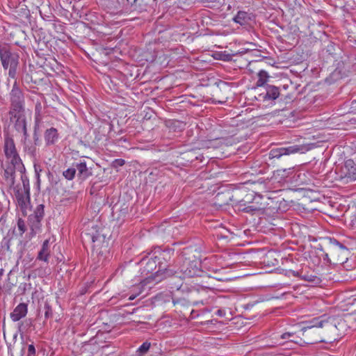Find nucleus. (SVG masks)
Listing matches in <instances>:
<instances>
[{
	"mask_svg": "<svg viewBox=\"0 0 356 356\" xmlns=\"http://www.w3.org/2000/svg\"><path fill=\"white\" fill-rule=\"evenodd\" d=\"M154 259L158 261V270L155 272V278L157 282L163 279L175 275L177 272L169 269L172 257L175 254V250L171 248H166L163 250L160 248L155 250L152 253Z\"/></svg>",
	"mask_w": 356,
	"mask_h": 356,
	"instance_id": "f257e3e1",
	"label": "nucleus"
},
{
	"mask_svg": "<svg viewBox=\"0 0 356 356\" xmlns=\"http://www.w3.org/2000/svg\"><path fill=\"white\" fill-rule=\"evenodd\" d=\"M22 92L15 81L10 92V110L9 111L10 123L15 129L22 131Z\"/></svg>",
	"mask_w": 356,
	"mask_h": 356,
	"instance_id": "f03ea898",
	"label": "nucleus"
},
{
	"mask_svg": "<svg viewBox=\"0 0 356 356\" xmlns=\"http://www.w3.org/2000/svg\"><path fill=\"white\" fill-rule=\"evenodd\" d=\"M192 252V248H186L178 257L179 261H182L179 268L184 277H200L203 273L200 269V264L189 257Z\"/></svg>",
	"mask_w": 356,
	"mask_h": 356,
	"instance_id": "7ed1b4c3",
	"label": "nucleus"
},
{
	"mask_svg": "<svg viewBox=\"0 0 356 356\" xmlns=\"http://www.w3.org/2000/svg\"><path fill=\"white\" fill-rule=\"evenodd\" d=\"M324 246L330 253L333 264H343L348 259V248L334 238H325Z\"/></svg>",
	"mask_w": 356,
	"mask_h": 356,
	"instance_id": "20e7f679",
	"label": "nucleus"
},
{
	"mask_svg": "<svg viewBox=\"0 0 356 356\" xmlns=\"http://www.w3.org/2000/svg\"><path fill=\"white\" fill-rule=\"evenodd\" d=\"M4 151L6 157L10 160L13 167L14 174L19 173L20 179H22V163L19 155L16 151L13 140L7 139L5 142Z\"/></svg>",
	"mask_w": 356,
	"mask_h": 356,
	"instance_id": "39448f33",
	"label": "nucleus"
},
{
	"mask_svg": "<svg viewBox=\"0 0 356 356\" xmlns=\"http://www.w3.org/2000/svg\"><path fill=\"white\" fill-rule=\"evenodd\" d=\"M24 26H26V29L24 30V34H25L26 38H24L26 41H27L26 46L24 45V47L30 48L29 45L34 49H42V47L45 45L44 41H41L40 31L35 30V27L33 31L30 29V24H28L26 21L24 20Z\"/></svg>",
	"mask_w": 356,
	"mask_h": 356,
	"instance_id": "423d86ee",
	"label": "nucleus"
},
{
	"mask_svg": "<svg viewBox=\"0 0 356 356\" xmlns=\"http://www.w3.org/2000/svg\"><path fill=\"white\" fill-rule=\"evenodd\" d=\"M308 148L305 145H288L286 147H280L273 148L269 152L270 159H280L282 156L290 155L296 153H304L307 151Z\"/></svg>",
	"mask_w": 356,
	"mask_h": 356,
	"instance_id": "0eeeda50",
	"label": "nucleus"
},
{
	"mask_svg": "<svg viewBox=\"0 0 356 356\" xmlns=\"http://www.w3.org/2000/svg\"><path fill=\"white\" fill-rule=\"evenodd\" d=\"M259 90L256 97L258 101H274L280 95V88L273 85L264 86V88H260Z\"/></svg>",
	"mask_w": 356,
	"mask_h": 356,
	"instance_id": "6e6552de",
	"label": "nucleus"
},
{
	"mask_svg": "<svg viewBox=\"0 0 356 356\" xmlns=\"http://www.w3.org/2000/svg\"><path fill=\"white\" fill-rule=\"evenodd\" d=\"M140 262L142 264H145L143 267V273L150 274V275L142 283L145 284L146 282H150V281H154L157 283L158 282L155 278V272L158 270V261L156 259H154V255L152 254L149 259H143Z\"/></svg>",
	"mask_w": 356,
	"mask_h": 356,
	"instance_id": "1a4fd4ad",
	"label": "nucleus"
},
{
	"mask_svg": "<svg viewBox=\"0 0 356 356\" xmlns=\"http://www.w3.org/2000/svg\"><path fill=\"white\" fill-rule=\"evenodd\" d=\"M302 338H300V341L291 340L298 345L302 346L303 343L312 344L318 342H321L323 340L315 332L314 329L307 328V326H303L301 328Z\"/></svg>",
	"mask_w": 356,
	"mask_h": 356,
	"instance_id": "9d476101",
	"label": "nucleus"
},
{
	"mask_svg": "<svg viewBox=\"0 0 356 356\" xmlns=\"http://www.w3.org/2000/svg\"><path fill=\"white\" fill-rule=\"evenodd\" d=\"M40 104H38L35 106V126H34V134H33V140H34V145H31L29 147H26L25 151L30 154L31 156L34 157L36 154V145L39 142V136L37 133L39 129L40 123L41 121L40 116Z\"/></svg>",
	"mask_w": 356,
	"mask_h": 356,
	"instance_id": "9b49d317",
	"label": "nucleus"
},
{
	"mask_svg": "<svg viewBox=\"0 0 356 356\" xmlns=\"http://www.w3.org/2000/svg\"><path fill=\"white\" fill-rule=\"evenodd\" d=\"M24 7H25L24 8V16H25L29 24H30V29L33 31V28L37 26L35 18L33 15L36 14L38 6L30 3V1H27V0H24Z\"/></svg>",
	"mask_w": 356,
	"mask_h": 356,
	"instance_id": "f8f14e48",
	"label": "nucleus"
},
{
	"mask_svg": "<svg viewBox=\"0 0 356 356\" xmlns=\"http://www.w3.org/2000/svg\"><path fill=\"white\" fill-rule=\"evenodd\" d=\"M262 199L263 197L261 195L254 196L252 199L250 205L243 207L241 211L252 214H254L257 212L263 211L265 209V204L260 202L262 200Z\"/></svg>",
	"mask_w": 356,
	"mask_h": 356,
	"instance_id": "ddd939ff",
	"label": "nucleus"
},
{
	"mask_svg": "<svg viewBox=\"0 0 356 356\" xmlns=\"http://www.w3.org/2000/svg\"><path fill=\"white\" fill-rule=\"evenodd\" d=\"M231 193L230 191L227 192L228 200L225 201L224 204H228L229 202H233V204H235V206H238V209L241 211L243 207L250 205L252 199L255 196L252 192L246 194L244 198L238 200L235 198L233 195H231Z\"/></svg>",
	"mask_w": 356,
	"mask_h": 356,
	"instance_id": "4468645a",
	"label": "nucleus"
},
{
	"mask_svg": "<svg viewBox=\"0 0 356 356\" xmlns=\"http://www.w3.org/2000/svg\"><path fill=\"white\" fill-rule=\"evenodd\" d=\"M73 166L76 167L77 177L81 181H84L89 177L92 175V168L87 166L86 161H80L79 163H73Z\"/></svg>",
	"mask_w": 356,
	"mask_h": 356,
	"instance_id": "2eb2a0df",
	"label": "nucleus"
},
{
	"mask_svg": "<svg viewBox=\"0 0 356 356\" xmlns=\"http://www.w3.org/2000/svg\"><path fill=\"white\" fill-rule=\"evenodd\" d=\"M344 177L350 180H356V164L352 159L345 161L344 165L341 168Z\"/></svg>",
	"mask_w": 356,
	"mask_h": 356,
	"instance_id": "dca6fc26",
	"label": "nucleus"
},
{
	"mask_svg": "<svg viewBox=\"0 0 356 356\" xmlns=\"http://www.w3.org/2000/svg\"><path fill=\"white\" fill-rule=\"evenodd\" d=\"M44 216V205L39 204L37 206L35 210L34 211L33 214H31L29 217V220L30 222L31 226L33 228V227H37L40 224L41 220L42 219Z\"/></svg>",
	"mask_w": 356,
	"mask_h": 356,
	"instance_id": "f3484780",
	"label": "nucleus"
},
{
	"mask_svg": "<svg viewBox=\"0 0 356 356\" xmlns=\"http://www.w3.org/2000/svg\"><path fill=\"white\" fill-rule=\"evenodd\" d=\"M329 322L327 318H325V316H319L316 318H312L311 321L305 323V326H307V328L315 329L323 327L325 326H328Z\"/></svg>",
	"mask_w": 356,
	"mask_h": 356,
	"instance_id": "a211bd4d",
	"label": "nucleus"
},
{
	"mask_svg": "<svg viewBox=\"0 0 356 356\" xmlns=\"http://www.w3.org/2000/svg\"><path fill=\"white\" fill-rule=\"evenodd\" d=\"M19 58V56L17 54L14 53L8 60V67H10L8 74L9 76L13 79H15L17 75Z\"/></svg>",
	"mask_w": 356,
	"mask_h": 356,
	"instance_id": "6ab92c4d",
	"label": "nucleus"
},
{
	"mask_svg": "<svg viewBox=\"0 0 356 356\" xmlns=\"http://www.w3.org/2000/svg\"><path fill=\"white\" fill-rule=\"evenodd\" d=\"M44 137L47 145H54L58 138V130L54 127L47 129L44 132Z\"/></svg>",
	"mask_w": 356,
	"mask_h": 356,
	"instance_id": "aec40b11",
	"label": "nucleus"
},
{
	"mask_svg": "<svg viewBox=\"0 0 356 356\" xmlns=\"http://www.w3.org/2000/svg\"><path fill=\"white\" fill-rule=\"evenodd\" d=\"M13 54V53L10 51L8 47L6 45H0V58L3 67L5 69L8 67V60Z\"/></svg>",
	"mask_w": 356,
	"mask_h": 356,
	"instance_id": "412c9836",
	"label": "nucleus"
},
{
	"mask_svg": "<svg viewBox=\"0 0 356 356\" xmlns=\"http://www.w3.org/2000/svg\"><path fill=\"white\" fill-rule=\"evenodd\" d=\"M17 227L19 230V235L15 233V229L13 231V234L10 237L8 241L9 244H15L18 245L21 244L22 241L21 240V236L22 235V219L19 218L17 221Z\"/></svg>",
	"mask_w": 356,
	"mask_h": 356,
	"instance_id": "4be33fe9",
	"label": "nucleus"
},
{
	"mask_svg": "<svg viewBox=\"0 0 356 356\" xmlns=\"http://www.w3.org/2000/svg\"><path fill=\"white\" fill-rule=\"evenodd\" d=\"M251 19L250 14L245 11H238L234 17V21L241 25L248 24Z\"/></svg>",
	"mask_w": 356,
	"mask_h": 356,
	"instance_id": "5701e85b",
	"label": "nucleus"
},
{
	"mask_svg": "<svg viewBox=\"0 0 356 356\" xmlns=\"http://www.w3.org/2000/svg\"><path fill=\"white\" fill-rule=\"evenodd\" d=\"M49 255V241L45 240L43 242L41 250L38 252V259L42 261H47Z\"/></svg>",
	"mask_w": 356,
	"mask_h": 356,
	"instance_id": "b1692460",
	"label": "nucleus"
},
{
	"mask_svg": "<svg viewBox=\"0 0 356 356\" xmlns=\"http://www.w3.org/2000/svg\"><path fill=\"white\" fill-rule=\"evenodd\" d=\"M323 51H325L327 56L336 59V56L338 54V52L340 51V48L339 46L335 45L334 43L330 42Z\"/></svg>",
	"mask_w": 356,
	"mask_h": 356,
	"instance_id": "393cba45",
	"label": "nucleus"
},
{
	"mask_svg": "<svg viewBox=\"0 0 356 356\" xmlns=\"http://www.w3.org/2000/svg\"><path fill=\"white\" fill-rule=\"evenodd\" d=\"M10 318L15 322L22 318V302H19L13 312L10 313Z\"/></svg>",
	"mask_w": 356,
	"mask_h": 356,
	"instance_id": "a878e982",
	"label": "nucleus"
},
{
	"mask_svg": "<svg viewBox=\"0 0 356 356\" xmlns=\"http://www.w3.org/2000/svg\"><path fill=\"white\" fill-rule=\"evenodd\" d=\"M258 76L259 79L257 81V86L261 87V88H264V86L267 85L266 83L268 78V74L265 70H260L258 73Z\"/></svg>",
	"mask_w": 356,
	"mask_h": 356,
	"instance_id": "bb28decb",
	"label": "nucleus"
},
{
	"mask_svg": "<svg viewBox=\"0 0 356 356\" xmlns=\"http://www.w3.org/2000/svg\"><path fill=\"white\" fill-rule=\"evenodd\" d=\"M200 155H197V151L192 149L184 154V159H187L188 161L193 162L195 160L200 159ZM200 160L202 161L201 159Z\"/></svg>",
	"mask_w": 356,
	"mask_h": 356,
	"instance_id": "cd10ccee",
	"label": "nucleus"
},
{
	"mask_svg": "<svg viewBox=\"0 0 356 356\" xmlns=\"http://www.w3.org/2000/svg\"><path fill=\"white\" fill-rule=\"evenodd\" d=\"M76 174V167L67 168L66 170L63 172V177L67 180H72Z\"/></svg>",
	"mask_w": 356,
	"mask_h": 356,
	"instance_id": "c85d7f7f",
	"label": "nucleus"
},
{
	"mask_svg": "<svg viewBox=\"0 0 356 356\" xmlns=\"http://www.w3.org/2000/svg\"><path fill=\"white\" fill-rule=\"evenodd\" d=\"M318 250L323 252L322 257L324 261H326L328 264H333V261L332 257H330V253L324 248L322 245H320L319 248H317Z\"/></svg>",
	"mask_w": 356,
	"mask_h": 356,
	"instance_id": "c756f323",
	"label": "nucleus"
},
{
	"mask_svg": "<svg viewBox=\"0 0 356 356\" xmlns=\"http://www.w3.org/2000/svg\"><path fill=\"white\" fill-rule=\"evenodd\" d=\"M151 346V343L148 341L144 342L137 350L138 355L139 356H143L146 354L149 348Z\"/></svg>",
	"mask_w": 356,
	"mask_h": 356,
	"instance_id": "7c9ffc66",
	"label": "nucleus"
},
{
	"mask_svg": "<svg viewBox=\"0 0 356 356\" xmlns=\"http://www.w3.org/2000/svg\"><path fill=\"white\" fill-rule=\"evenodd\" d=\"M14 193L17 201V206L20 210H22V191L17 186L14 188Z\"/></svg>",
	"mask_w": 356,
	"mask_h": 356,
	"instance_id": "2f4dec72",
	"label": "nucleus"
},
{
	"mask_svg": "<svg viewBox=\"0 0 356 356\" xmlns=\"http://www.w3.org/2000/svg\"><path fill=\"white\" fill-rule=\"evenodd\" d=\"M172 303L174 305H181L182 306H185V305H188V301L184 298L172 297Z\"/></svg>",
	"mask_w": 356,
	"mask_h": 356,
	"instance_id": "473e14b6",
	"label": "nucleus"
},
{
	"mask_svg": "<svg viewBox=\"0 0 356 356\" xmlns=\"http://www.w3.org/2000/svg\"><path fill=\"white\" fill-rule=\"evenodd\" d=\"M44 309L45 310L44 312V317L45 318H49L52 316V309L51 306L48 302L44 303Z\"/></svg>",
	"mask_w": 356,
	"mask_h": 356,
	"instance_id": "72a5a7b5",
	"label": "nucleus"
},
{
	"mask_svg": "<svg viewBox=\"0 0 356 356\" xmlns=\"http://www.w3.org/2000/svg\"><path fill=\"white\" fill-rule=\"evenodd\" d=\"M125 164V161L122 159H115L111 164L112 168H118L119 167H122Z\"/></svg>",
	"mask_w": 356,
	"mask_h": 356,
	"instance_id": "f704fd0d",
	"label": "nucleus"
},
{
	"mask_svg": "<svg viewBox=\"0 0 356 356\" xmlns=\"http://www.w3.org/2000/svg\"><path fill=\"white\" fill-rule=\"evenodd\" d=\"M26 356H36V350L33 343L29 345Z\"/></svg>",
	"mask_w": 356,
	"mask_h": 356,
	"instance_id": "c9c22d12",
	"label": "nucleus"
},
{
	"mask_svg": "<svg viewBox=\"0 0 356 356\" xmlns=\"http://www.w3.org/2000/svg\"><path fill=\"white\" fill-rule=\"evenodd\" d=\"M294 336H295V333L294 332H287L283 333L280 336V338L282 339L289 341V339H291V338L294 337Z\"/></svg>",
	"mask_w": 356,
	"mask_h": 356,
	"instance_id": "e433bc0d",
	"label": "nucleus"
},
{
	"mask_svg": "<svg viewBox=\"0 0 356 356\" xmlns=\"http://www.w3.org/2000/svg\"><path fill=\"white\" fill-rule=\"evenodd\" d=\"M304 279L309 282H316L320 280L318 277L314 275H305Z\"/></svg>",
	"mask_w": 356,
	"mask_h": 356,
	"instance_id": "4c0bfd02",
	"label": "nucleus"
},
{
	"mask_svg": "<svg viewBox=\"0 0 356 356\" xmlns=\"http://www.w3.org/2000/svg\"><path fill=\"white\" fill-rule=\"evenodd\" d=\"M23 186H24V197L26 195V199L28 200V202H29L30 200V197H29V188H26L25 187V181H24V184H23Z\"/></svg>",
	"mask_w": 356,
	"mask_h": 356,
	"instance_id": "58836bf2",
	"label": "nucleus"
},
{
	"mask_svg": "<svg viewBox=\"0 0 356 356\" xmlns=\"http://www.w3.org/2000/svg\"><path fill=\"white\" fill-rule=\"evenodd\" d=\"M216 314L218 316H224L225 315V310L223 309H218L216 312Z\"/></svg>",
	"mask_w": 356,
	"mask_h": 356,
	"instance_id": "ea45409f",
	"label": "nucleus"
},
{
	"mask_svg": "<svg viewBox=\"0 0 356 356\" xmlns=\"http://www.w3.org/2000/svg\"><path fill=\"white\" fill-rule=\"evenodd\" d=\"M220 0H200V2L206 3H216L219 2Z\"/></svg>",
	"mask_w": 356,
	"mask_h": 356,
	"instance_id": "a19ab883",
	"label": "nucleus"
},
{
	"mask_svg": "<svg viewBox=\"0 0 356 356\" xmlns=\"http://www.w3.org/2000/svg\"><path fill=\"white\" fill-rule=\"evenodd\" d=\"M293 339H289V341H287L286 342L288 343H293L294 344H297L296 343H295L294 341H291V340H294V341H300V337H292Z\"/></svg>",
	"mask_w": 356,
	"mask_h": 356,
	"instance_id": "79ce46f5",
	"label": "nucleus"
},
{
	"mask_svg": "<svg viewBox=\"0 0 356 356\" xmlns=\"http://www.w3.org/2000/svg\"><path fill=\"white\" fill-rule=\"evenodd\" d=\"M24 81L29 83L31 81V77L27 74L25 76H24Z\"/></svg>",
	"mask_w": 356,
	"mask_h": 356,
	"instance_id": "37998d69",
	"label": "nucleus"
},
{
	"mask_svg": "<svg viewBox=\"0 0 356 356\" xmlns=\"http://www.w3.org/2000/svg\"><path fill=\"white\" fill-rule=\"evenodd\" d=\"M27 314V305L24 303V317Z\"/></svg>",
	"mask_w": 356,
	"mask_h": 356,
	"instance_id": "c03bdc74",
	"label": "nucleus"
},
{
	"mask_svg": "<svg viewBox=\"0 0 356 356\" xmlns=\"http://www.w3.org/2000/svg\"><path fill=\"white\" fill-rule=\"evenodd\" d=\"M21 325H20V323H18V331H19V337L21 339H22V332L21 331Z\"/></svg>",
	"mask_w": 356,
	"mask_h": 356,
	"instance_id": "a18cd8bd",
	"label": "nucleus"
},
{
	"mask_svg": "<svg viewBox=\"0 0 356 356\" xmlns=\"http://www.w3.org/2000/svg\"><path fill=\"white\" fill-rule=\"evenodd\" d=\"M230 55L229 54H226V55H224V58H222L224 60H229L230 59Z\"/></svg>",
	"mask_w": 356,
	"mask_h": 356,
	"instance_id": "49530a36",
	"label": "nucleus"
},
{
	"mask_svg": "<svg viewBox=\"0 0 356 356\" xmlns=\"http://www.w3.org/2000/svg\"><path fill=\"white\" fill-rule=\"evenodd\" d=\"M199 304L204 305V302L202 300L201 301H196L193 302V305H198Z\"/></svg>",
	"mask_w": 356,
	"mask_h": 356,
	"instance_id": "de8ad7c7",
	"label": "nucleus"
},
{
	"mask_svg": "<svg viewBox=\"0 0 356 356\" xmlns=\"http://www.w3.org/2000/svg\"><path fill=\"white\" fill-rule=\"evenodd\" d=\"M23 129H24V136H26V124H25V122L24 121Z\"/></svg>",
	"mask_w": 356,
	"mask_h": 356,
	"instance_id": "09e8293b",
	"label": "nucleus"
},
{
	"mask_svg": "<svg viewBox=\"0 0 356 356\" xmlns=\"http://www.w3.org/2000/svg\"><path fill=\"white\" fill-rule=\"evenodd\" d=\"M97 239H98V236H92V242H95L96 241H97Z\"/></svg>",
	"mask_w": 356,
	"mask_h": 356,
	"instance_id": "8fccbe9b",
	"label": "nucleus"
},
{
	"mask_svg": "<svg viewBox=\"0 0 356 356\" xmlns=\"http://www.w3.org/2000/svg\"><path fill=\"white\" fill-rule=\"evenodd\" d=\"M17 337V332H15V333L13 334V340H15V341H14V344H15V342H16Z\"/></svg>",
	"mask_w": 356,
	"mask_h": 356,
	"instance_id": "3c124183",
	"label": "nucleus"
},
{
	"mask_svg": "<svg viewBox=\"0 0 356 356\" xmlns=\"http://www.w3.org/2000/svg\"><path fill=\"white\" fill-rule=\"evenodd\" d=\"M135 298H136V296L132 295V296H131L129 298V300H133Z\"/></svg>",
	"mask_w": 356,
	"mask_h": 356,
	"instance_id": "603ef678",
	"label": "nucleus"
},
{
	"mask_svg": "<svg viewBox=\"0 0 356 356\" xmlns=\"http://www.w3.org/2000/svg\"><path fill=\"white\" fill-rule=\"evenodd\" d=\"M181 284H177V286H175V288H176L177 290H179V289L181 288Z\"/></svg>",
	"mask_w": 356,
	"mask_h": 356,
	"instance_id": "864d4df0",
	"label": "nucleus"
},
{
	"mask_svg": "<svg viewBox=\"0 0 356 356\" xmlns=\"http://www.w3.org/2000/svg\"><path fill=\"white\" fill-rule=\"evenodd\" d=\"M293 275L294 276H298V272H295V271H293Z\"/></svg>",
	"mask_w": 356,
	"mask_h": 356,
	"instance_id": "5fc2aeb1",
	"label": "nucleus"
},
{
	"mask_svg": "<svg viewBox=\"0 0 356 356\" xmlns=\"http://www.w3.org/2000/svg\"><path fill=\"white\" fill-rule=\"evenodd\" d=\"M220 83H221V84H222L223 86H227V83L226 82H225V81H221V82H220Z\"/></svg>",
	"mask_w": 356,
	"mask_h": 356,
	"instance_id": "6e6d98bb",
	"label": "nucleus"
},
{
	"mask_svg": "<svg viewBox=\"0 0 356 356\" xmlns=\"http://www.w3.org/2000/svg\"><path fill=\"white\" fill-rule=\"evenodd\" d=\"M23 205H24V209L25 208H26V202H25V200H24Z\"/></svg>",
	"mask_w": 356,
	"mask_h": 356,
	"instance_id": "4d7b16f0",
	"label": "nucleus"
},
{
	"mask_svg": "<svg viewBox=\"0 0 356 356\" xmlns=\"http://www.w3.org/2000/svg\"><path fill=\"white\" fill-rule=\"evenodd\" d=\"M137 309H134L133 311L131 312H129V314H134V312Z\"/></svg>",
	"mask_w": 356,
	"mask_h": 356,
	"instance_id": "13d9d810",
	"label": "nucleus"
},
{
	"mask_svg": "<svg viewBox=\"0 0 356 356\" xmlns=\"http://www.w3.org/2000/svg\"><path fill=\"white\" fill-rule=\"evenodd\" d=\"M220 196H221V195H220V193H218V194H217V195H216V197H217L218 198H220Z\"/></svg>",
	"mask_w": 356,
	"mask_h": 356,
	"instance_id": "bf43d9fd",
	"label": "nucleus"
},
{
	"mask_svg": "<svg viewBox=\"0 0 356 356\" xmlns=\"http://www.w3.org/2000/svg\"><path fill=\"white\" fill-rule=\"evenodd\" d=\"M10 350L11 356H14V355H13V352H12L13 350H12V349H11V348H10Z\"/></svg>",
	"mask_w": 356,
	"mask_h": 356,
	"instance_id": "052dcab7",
	"label": "nucleus"
},
{
	"mask_svg": "<svg viewBox=\"0 0 356 356\" xmlns=\"http://www.w3.org/2000/svg\"><path fill=\"white\" fill-rule=\"evenodd\" d=\"M22 248H20L19 250V252H22Z\"/></svg>",
	"mask_w": 356,
	"mask_h": 356,
	"instance_id": "680f3d73",
	"label": "nucleus"
},
{
	"mask_svg": "<svg viewBox=\"0 0 356 356\" xmlns=\"http://www.w3.org/2000/svg\"><path fill=\"white\" fill-rule=\"evenodd\" d=\"M11 272L10 273L8 280H10Z\"/></svg>",
	"mask_w": 356,
	"mask_h": 356,
	"instance_id": "e2e57ef3",
	"label": "nucleus"
},
{
	"mask_svg": "<svg viewBox=\"0 0 356 356\" xmlns=\"http://www.w3.org/2000/svg\"><path fill=\"white\" fill-rule=\"evenodd\" d=\"M22 355V349L20 350V356Z\"/></svg>",
	"mask_w": 356,
	"mask_h": 356,
	"instance_id": "0e129e2a",
	"label": "nucleus"
},
{
	"mask_svg": "<svg viewBox=\"0 0 356 356\" xmlns=\"http://www.w3.org/2000/svg\"><path fill=\"white\" fill-rule=\"evenodd\" d=\"M26 287H24V294L25 293Z\"/></svg>",
	"mask_w": 356,
	"mask_h": 356,
	"instance_id": "69168bd1",
	"label": "nucleus"
}]
</instances>
